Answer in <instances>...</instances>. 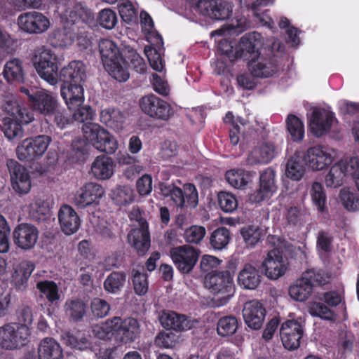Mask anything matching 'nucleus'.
<instances>
[{
	"mask_svg": "<svg viewBox=\"0 0 359 359\" xmlns=\"http://www.w3.org/2000/svg\"><path fill=\"white\" fill-rule=\"evenodd\" d=\"M85 78L86 67L79 60L70 62L58 74V79L63 83L61 96L70 109L82 104L84 101L83 83Z\"/></svg>",
	"mask_w": 359,
	"mask_h": 359,
	"instance_id": "nucleus-1",
	"label": "nucleus"
},
{
	"mask_svg": "<svg viewBox=\"0 0 359 359\" xmlns=\"http://www.w3.org/2000/svg\"><path fill=\"white\" fill-rule=\"evenodd\" d=\"M4 111L9 116L4 119L2 130L5 136L10 140L20 139L23 135L22 125L32 122L34 120V114L15 101L7 102Z\"/></svg>",
	"mask_w": 359,
	"mask_h": 359,
	"instance_id": "nucleus-2",
	"label": "nucleus"
},
{
	"mask_svg": "<svg viewBox=\"0 0 359 359\" xmlns=\"http://www.w3.org/2000/svg\"><path fill=\"white\" fill-rule=\"evenodd\" d=\"M99 50L102 64L109 74L119 82L127 81L129 72L124 66L126 60L116 43L107 39H101Z\"/></svg>",
	"mask_w": 359,
	"mask_h": 359,
	"instance_id": "nucleus-3",
	"label": "nucleus"
},
{
	"mask_svg": "<svg viewBox=\"0 0 359 359\" xmlns=\"http://www.w3.org/2000/svg\"><path fill=\"white\" fill-rule=\"evenodd\" d=\"M81 130L85 140L98 151L112 154L117 150L118 144L115 137L100 124L87 122Z\"/></svg>",
	"mask_w": 359,
	"mask_h": 359,
	"instance_id": "nucleus-4",
	"label": "nucleus"
},
{
	"mask_svg": "<svg viewBox=\"0 0 359 359\" xmlns=\"http://www.w3.org/2000/svg\"><path fill=\"white\" fill-rule=\"evenodd\" d=\"M204 284L215 295L221 296L218 306L227 304L235 292L233 277L229 271H212L205 277Z\"/></svg>",
	"mask_w": 359,
	"mask_h": 359,
	"instance_id": "nucleus-5",
	"label": "nucleus"
},
{
	"mask_svg": "<svg viewBox=\"0 0 359 359\" xmlns=\"http://www.w3.org/2000/svg\"><path fill=\"white\" fill-rule=\"evenodd\" d=\"M95 25L93 13L85 4L76 3L66 17L65 26L72 32L74 37L86 36V29Z\"/></svg>",
	"mask_w": 359,
	"mask_h": 359,
	"instance_id": "nucleus-6",
	"label": "nucleus"
},
{
	"mask_svg": "<svg viewBox=\"0 0 359 359\" xmlns=\"http://www.w3.org/2000/svg\"><path fill=\"white\" fill-rule=\"evenodd\" d=\"M20 92L27 96V102L33 111L41 115L45 118L51 115V112L59 104L57 97L43 89L20 87Z\"/></svg>",
	"mask_w": 359,
	"mask_h": 359,
	"instance_id": "nucleus-7",
	"label": "nucleus"
},
{
	"mask_svg": "<svg viewBox=\"0 0 359 359\" xmlns=\"http://www.w3.org/2000/svg\"><path fill=\"white\" fill-rule=\"evenodd\" d=\"M263 46L261 34L252 32L243 36L234 51L233 55H230L228 50L226 51L231 62L242 60L247 62L248 65L260 56V50Z\"/></svg>",
	"mask_w": 359,
	"mask_h": 359,
	"instance_id": "nucleus-8",
	"label": "nucleus"
},
{
	"mask_svg": "<svg viewBox=\"0 0 359 359\" xmlns=\"http://www.w3.org/2000/svg\"><path fill=\"white\" fill-rule=\"evenodd\" d=\"M30 335L29 328L26 326L7 323L0 327V348L13 351L25 346Z\"/></svg>",
	"mask_w": 359,
	"mask_h": 359,
	"instance_id": "nucleus-9",
	"label": "nucleus"
},
{
	"mask_svg": "<svg viewBox=\"0 0 359 359\" xmlns=\"http://www.w3.org/2000/svg\"><path fill=\"white\" fill-rule=\"evenodd\" d=\"M52 139L48 135L27 138L17 147L16 154L21 161L31 162L40 158L47 150Z\"/></svg>",
	"mask_w": 359,
	"mask_h": 359,
	"instance_id": "nucleus-10",
	"label": "nucleus"
},
{
	"mask_svg": "<svg viewBox=\"0 0 359 359\" xmlns=\"http://www.w3.org/2000/svg\"><path fill=\"white\" fill-rule=\"evenodd\" d=\"M170 257L177 268L182 274H189L196 265L200 256V250L188 245L172 248Z\"/></svg>",
	"mask_w": 359,
	"mask_h": 359,
	"instance_id": "nucleus-11",
	"label": "nucleus"
},
{
	"mask_svg": "<svg viewBox=\"0 0 359 359\" xmlns=\"http://www.w3.org/2000/svg\"><path fill=\"white\" fill-rule=\"evenodd\" d=\"M139 104L144 114L155 119L168 121L173 114L168 102L152 93L143 96Z\"/></svg>",
	"mask_w": 359,
	"mask_h": 359,
	"instance_id": "nucleus-12",
	"label": "nucleus"
},
{
	"mask_svg": "<svg viewBox=\"0 0 359 359\" xmlns=\"http://www.w3.org/2000/svg\"><path fill=\"white\" fill-rule=\"evenodd\" d=\"M34 67L41 79L50 85H55L58 80V66L56 56L50 50H42L35 55Z\"/></svg>",
	"mask_w": 359,
	"mask_h": 359,
	"instance_id": "nucleus-13",
	"label": "nucleus"
},
{
	"mask_svg": "<svg viewBox=\"0 0 359 359\" xmlns=\"http://www.w3.org/2000/svg\"><path fill=\"white\" fill-rule=\"evenodd\" d=\"M104 194L102 186L95 182H88L76 191L73 203L77 208L84 209L98 205Z\"/></svg>",
	"mask_w": 359,
	"mask_h": 359,
	"instance_id": "nucleus-14",
	"label": "nucleus"
},
{
	"mask_svg": "<svg viewBox=\"0 0 359 359\" xmlns=\"http://www.w3.org/2000/svg\"><path fill=\"white\" fill-rule=\"evenodd\" d=\"M12 187L19 194H27L31 189V179L27 169L13 159L7 161Z\"/></svg>",
	"mask_w": 359,
	"mask_h": 359,
	"instance_id": "nucleus-15",
	"label": "nucleus"
},
{
	"mask_svg": "<svg viewBox=\"0 0 359 359\" xmlns=\"http://www.w3.org/2000/svg\"><path fill=\"white\" fill-rule=\"evenodd\" d=\"M304 332L302 325L297 320L285 321L280 329V336L283 346L289 351L297 349L300 346Z\"/></svg>",
	"mask_w": 359,
	"mask_h": 359,
	"instance_id": "nucleus-16",
	"label": "nucleus"
},
{
	"mask_svg": "<svg viewBox=\"0 0 359 359\" xmlns=\"http://www.w3.org/2000/svg\"><path fill=\"white\" fill-rule=\"evenodd\" d=\"M303 158L305 164L313 170L325 169L333 160L331 149L320 145L309 148Z\"/></svg>",
	"mask_w": 359,
	"mask_h": 359,
	"instance_id": "nucleus-17",
	"label": "nucleus"
},
{
	"mask_svg": "<svg viewBox=\"0 0 359 359\" xmlns=\"http://www.w3.org/2000/svg\"><path fill=\"white\" fill-rule=\"evenodd\" d=\"M334 120L337 119L332 111L316 108L309 119V127L314 136L320 137L330 130Z\"/></svg>",
	"mask_w": 359,
	"mask_h": 359,
	"instance_id": "nucleus-18",
	"label": "nucleus"
},
{
	"mask_svg": "<svg viewBox=\"0 0 359 359\" xmlns=\"http://www.w3.org/2000/svg\"><path fill=\"white\" fill-rule=\"evenodd\" d=\"M19 27L29 34H39L48 29L49 20L42 13L36 11L22 13L18 18Z\"/></svg>",
	"mask_w": 359,
	"mask_h": 359,
	"instance_id": "nucleus-19",
	"label": "nucleus"
},
{
	"mask_svg": "<svg viewBox=\"0 0 359 359\" xmlns=\"http://www.w3.org/2000/svg\"><path fill=\"white\" fill-rule=\"evenodd\" d=\"M265 275L270 279L276 280L284 275L287 266L283 252L274 248L267 253L266 259L262 264Z\"/></svg>",
	"mask_w": 359,
	"mask_h": 359,
	"instance_id": "nucleus-20",
	"label": "nucleus"
},
{
	"mask_svg": "<svg viewBox=\"0 0 359 359\" xmlns=\"http://www.w3.org/2000/svg\"><path fill=\"white\" fill-rule=\"evenodd\" d=\"M245 323L252 330H259L266 317V309L258 300H250L245 303L242 311Z\"/></svg>",
	"mask_w": 359,
	"mask_h": 359,
	"instance_id": "nucleus-21",
	"label": "nucleus"
},
{
	"mask_svg": "<svg viewBox=\"0 0 359 359\" xmlns=\"http://www.w3.org/2000/svg\"><path fill=\"white\" fill-rule=\"evenodd\" d=\"M128 240L139 256L144 255L150 248L149 224L146 219L140 222V227L135 228L128 234Z\"/></svg>",
	"mask_w": 359,
	"mask_h": 359,
	"instance_id": "nucleus-22",
	"label": "nucleus"
},
{
	"mask_svg": "<svg viewBox=\"0 0 359 359\" xmlns=\"http://www.w3.org/2000/svg\"><path fill=\"white\" fill-rule=\"evenodd\" d=\"M277 154V147L272 142L258 143L250 151L246 158L248 165H266L269 163Z\"/></svg>",
	"mask_w": 359,
	"mask_h": 359,
	"instance_id": "nucleus-23",
	"label": "nucleus"
},
{
	"mask_svg": "<svg viewBox=\"0 0 359 359\" xmlns=\"http://www.w3.org/2000/svg\"><path fill=\"white\" fill-rule=\"evenodd\" d=\"M159 321L165 329L177 332L188 330L194 326V321L186 315L172 311H163L159 316Z\"/></svg>",
	"mask_w": 359,
	"mask_h": 359,
	"instance_id": "nucleus-24",
	"label": "nucleus"
},
{
	"mask_svg": "<svg viewBox=\"0 0 359 359\" xmlns=\"http://www.w3.org/2000/svg\"><path fill=\"white\" fill-rule=\"evenodd\" d=\"M38 235V229L28 224H19L13 233L15 244L24 250H29L34 246Z\"/></svg>",
	"mask_w": 359,
	"mask_h": 359,
	"instance_id": "nucleus-25",
	"label": "nucleus"
},
{
	"mask_svg": "<svg viewBox=\"0 0 359 359\" xmlns=\"http://www.w3.org/2000/svg\"><path fill=\"white\" fill-rule=\"evenodd\" d=\"M170 198L175 205L180 208H195L198 202V191L192 184H187L184 191L175 187Z\"/></svg>",
	"mask_w": 359,
	"mask_h": 359,
	"instance_id": "nucleus-26",
	"label": "nucleus"
},
{
	"mask_svg": "<svg viewBox=\"0 0 359 359\" xmlns=\"http://www.w3.org/2000/svg\"><path fill=\"white\" fill-rule=\"evenodd\" d=\"M248 68L254 77L268 78L278 72L277 59L274 57H259L250 62Z\"/></svg>",
	"mask_w": 359,
	"mask_h": 359,
	"instance_id": "nucleus-27",
	"label": "nucleus"
},
{
	"mask_svg": "<svg viewBox=\"0 0 359 359\" xmlns=\"http://www.w3.org/2000/svg\"><path fill=\"white\" fill-rule=\"evenodd\" d=\"M58 219L62 231L67 235L75 233L80 226V218L69 205H63L58 212Z\"/></svg>",
	"mask_w": 359,
	"mask_h": 359,
	"instance_id": "nucleus-28",
	"label": "nucleus"
},
{
	"mask_svg": "<svg viewBox=\"0 0 359 359\" xmlns=\"http://www.w3.org/2000/svg\"><path fill=\"white\" fill-rule=\"evenodd\" d=\"M114 166V162L111 157L101 154L92 163L91 174L97 180H106L113 175Z\"/></svg>",
	"mask_w": 359,
	"mask_h": 359,
	"instance_id": "nucleus-29",
	"label": "nucleus"
},
{
	"mask_svg": "<svg viewBox=\"0 0 359 359\" xmlns=\"http://www.w3.org/2000/svg\"><path fill=\"white\" fill-rule=\"evenodd\" d=\"M261 282L259 271L252 265L247 264L238 275V284L243 289L255 290Z\"/></svg>",
	"mask_w": 359,
	"mask_h": 359,
	"instance_id": "nucleus-30",
	"label": "nucleus"
},
{
	"mask_svg": "<svg viewBox=\"0 0 359 359\" xmlns=\"http://www.w3.org/2000/svg\"><path fill=\"white\" fill-rule=\"evenodd\" d=\"M39 359H63V351L60 344L52 337L43 339L38 347Z\"/></svg>",
	"mask_w": 359,
	"mask_h": 359,
	"instance_id": "nucleus-31",
	"label": "nucleus"
},
{
	"mask_svg": "<svg viewBox=\"0 0 359 359\" xmlns=\"http://www.w3.org/2000/svg\"><path fill=\"white\" fill-rule=\"evenodd\" d=\"M66 316L74 323L81 321L87 313L88 304L79 298L67 299L64 306Z\"/></svg>",
	"mask_w": 359,
	"mask_h": 359,
	"instance_id": "nucleus-32",
	"label": "nucleus"
},
{
	"mask_svg": "<svg viewBox=\"0 0 359 359\" xmlns=\"http://www.w3.org/2000/svg\"><path fill=\"white\" fill-rule=\"evenodd\" d=\"M35 266L31 262L20 263L12 274V283L18 290H23L27 287L28 280L34 270Z\"/></svg>",
	"mask_w": 359,
	"mask_h": 359,
	"instance_id": "nucleus-33",
	"label": "nucleus"
},
{
	"mask_svg": "<svg viewBox=\"0 0 359 359\" xmlns=\"http://www.w3.org/2000/svg\"><path fill=\"white\" fill-rule=\"evenodd\" d=\"M126 278L127 274L125 271H114L104 280L103 287L109 293L116 294L123 288Z\"/></svg>",
	"mask_w": 359,
	"mask_h": 359,
	"instance_id": "nucleus-34",
	"label": "nucleus"
},
{
	"mask_svg": "<svg viewBox=\"0 0 359 359\" xmlns=\"http://www.w3.org/2000/svg\"><path fill=\"white\" fill-rule=\"evenodd\" d=\"M140 333V325L135 318H128L123 320L119 336L123 343L134 341Z\"/></svg>",
	"mask_w": 359,
	"mask_h": 359,
	"instance_id": "nucleus-35",
	"label": "nucleus"
},
{
	"mask_svg": "<svg viewBox=\"0 0 359 359\" xmlns=\"http://www.w3.org/2000/svg\"><path fill=\"white\" fill-rule=\"evenodd\" d=\"M123 320L120 317H113L102 323L97 332V336L102 339H109L112 336L118 335L121 332Z\"/></svg>",
	"mask_w": 359,
	"mask_h": 359,
	"instance_id": "nucleus-36",
	"label": "nucleus"
},
{
	"mask_svg": "<svg viewBox=\"0 0 359 359\" xmlns=\"http://www.w3.org/2000/svg\"><path fill=\"white\" fill-rule=\"evenodd\" d=\"M4 78L8 82H22L24 79L22 62L17 58L8 61L4 69Z\"/></svg>",
	"mask_w": 359,
	"mask_h": 359,
	"instance_id": "nucleus-37",
	"label": "nucleus"
},
{
	"mask_svg": "<svg viewBox=\"0 0 359 359\" xmlns=\"http://www.w3.org/2000/svg\"><path fill=\"white\" fill-rule=\"evenodd\" d=\"M313 292V288L303 277L298 279L296 283L289 288L290 296L296 301H306Z\"/></svg>",
	"mask_w": 359,
	"mask_h": 359,
	"instance_id": "nucleus-38",
	"label": "nucleus"
},
{
	"mask_svg": "<svg viewBox=\"0 0 359 359\" xmlns=\"http://www.w3.org/2000/svg\"><path fill=\"white\" fill-rule=\"evenodd\" d=\"M305 163L304 158L294 156L290 158L286 165L285 175L294 181L300 180L305 172Z\"/></svg>",
	"mask_w": 359,
	"mask_h": 359,
	"instance_id": "nucleus-39",
	"label": "nucleus"
},
{
	"mask_svg": "<svg viewBox=\"0 0 359 359\" xmlns=\"http://www.w3.org/2000/svg\"><path fill=\"white\" fill-rule=\"evenodd\" d=\"M50 114L51 115L50 116H47L46 119L53 121L56 127L61 130L66 128L67 126L72 123V113L62 107L60 103Z\"/></svg>",
	"mask_w": 359,
	"mask_h": 359,
	"instance_id": "nucleus-40",
	"label": "nucleus"
},
{
	"mask_svg": "<svg viewBox=\"0 0 359 359\" xmlns=\"http://www.w3.org/2000/svg\"><path fill=\"white\" fill-rule=\"evenodd\" d=\"M302 276L313 289L314 287H323L329 283L331 278L328 273L316 269H308Z\"/></svg>",
	"mask_w": 359,
	"mask_h": 359,
	"instance_id": "nucleus-41",
	"label": "nucleus"
},
{
	"mask_svg": "<svg viewBox=\"0 0 359 359\" xmlns=\"http://www.w3.org/2000/svg\"><path fill=\"white\" fill-rule=\"evenodd\" d=\"M231 233L226 227L216 229L210 236V246L217 250L224 249L231 240Z\"/></svg>",
	"mask_w": 359,
	"mask_h": 359,
	"instance_id": "nucleus-42",
	"label": "nucleus"
},
{
	"mask_svg": "<svg viewBox=\"0 0 359 359\" xmlns=\"http://www.w3.org/2000/svg\"><path fill=\"white\" fill-rule=\"evenodd\" d=\"M238 327V320L234 316H226L219 319L217 332L221 337L231 336Z\"/></svg>",
	"mask_w": 359,
	"mask_h": 359,
	"instance_id": "nucleus-43",
	"label": "nucleus"
},
{
	"mask_svg": "<svg viewBox=\"0 0 359 359\" xmlns=\"http://www.w3.org/2000/svg\"><path fill=\"white\" fill-rule=\"evenodd\" d=\"M342 168L339 161L330 168L325 179L327 187L338 188L343 184L346 175Z\"/></svg>",
	"mask_w": 359,
	"mask_h": 359,
	"instance_id": "nucleus-44",
	"label": "nucleus"
},
{
	"mask_svg": "<svg viewBox=\"0 0 359 359\" xmlns=\"http://www.w3.org/2000/svg\"><path fill=\"white\" fill-rule=\"evenodd\" d=\"M287 130L294 142L301 141L304 136L303 122L297 116L290 114L286 119Z\"/></svg>",
	"mask_w": 359,
	"mask_h": 359,
	"instance_id": "nucleus-45",
	"label": "nucleus"
},
{
	"mask_svg": "<svg viewBox=\"0 0 359 359\" xmlns=\"http://www.w3.org/2000/svg\"><path fill=\"white\" fill-rule=\"evenodd\" d=\"M36 288L46 297L50 303H54L60 297L57 285L53 280H46L39 281L36 283Z\"/></svg>",
	"mask_w": 359,
	"mask_h": 359,
	"instance_id": "nucleus-46",
	"label": "nucleus"
},
{
	"mask_svg": "<svg viewBox=\"0 0 359 359\" xmlns=\"http://www.w3.org/2000/svg\"><path fill=\"white\" fill-rule=\"evenodd\" d=\"M131 278L135 293L139 296L145 295L149 289L147 273L133 269Z\"/></svg>",
	"mask_w": 359,
	"mask_h": 359,
	"instance_id": "nucleus-47",
	"label": "nucleus"
},
{
	"mask_svg": "<svg viewBox=\"0 0 359 359\" xmlns=\"http://www.w3.org/2000/svg\"><path fill=\"white\" fill-rule=\"evenodd\" d=\"M111 198L117 205H126L133 201V191L128 186H118L112 191Z\"/></svg>",
	"mask_w": 359,
	"mask_h": 359,
	"instance_id": "nucleus-48",
	"label": "nucleus"
},
{
	"mask_svg": "<svg viewBox=\"0 0 359 359\" xmlns=\"http://www.w3.org/2000/svg\"><path fill=\"white\" fill-rule=\"evenodd\" d=\"M124 60H126L124 66L127 70V65H128V66L133 68L137 73L143 74L146 72V62L135 50H128Z\"/></svg>",
	"mask_w": 359,
	"mask_h": 359,
	"instance_id": "nucleus-49",
	"label": "nucleus"
},
{
	"mask_svg": "<svg viewBox=\"0 0 359 359\" xmlns=\"http://www.w3.org/2000/svg\"><path fill=\"white\" fill-rule=\"evenodd\" d=\"M339 197L344 207L348 211L359 210V194L349 189H342Z\"/></svg>",
	"mask_w": 359,
	"mask_h": 359,
	"instance_id": "nucleus-50",
	"label": "nucleus"
},
{
	"mask_svg": "<svg viewBox=\"0 0 359 359\" xmlns=\"http://www.w3.org/2000/svg\"><path fill=\"white\" fill-rule=\"evenodd\" d=\"M312 201L319 212H323L326 210L327 197L324 187L320 182H315L311 190Z\"/></svg>",
	"mask_w": 359,
	"mask_h": 359,
	"instance_id": "nucleus-51",
	"label": "nucleus"
},
{
	"mask_svg": "<svg viewBox=\"0 0 359 359\" xmlns=\"http://www.w3.org/2000/svg\"><path fill=\"white\" fill-rule=\"evenodd\" d=\"M241 234L248 247L255 246L263 236L262 230L258 226H248L241 230Z\"/></svg>",
	"mask_w": 359,
	"mask_h": 359,
	"instance_id": "nucleus-52",
	"label": "nucleus"
},
{
	"mask_svg": "<svg viewBox=\"0 0 359 359\" xmlns=\"http://www.w3.org/2000/svg\"><path fill=\"white\" fill-rule=\"evenodd\" d=\"M217 200L220 209L224 212H233L238 207L237 199L231 193L220 191L218 193Z\"/></svg>",
	"mask_w": 359,
	"mask_h": 359,
	"instance_id": "nucleus-53",
	"label": "nucleus"
},
{
	"mask_svg": "<svg viewBox=\"0 0 359 359\" xmlns=\"http://www.w3.org/2000/svg\"><path fill=\"white\" fill-rule=\"evenodd\" d=\"M61 338L63 344L74 348L84 350L88 346V340L86 337H80L70 332H64Z\"/></svg>",
	"mask_w": 359,
	"mask_h": 359,
	"instance_id": "nucleus-54",
	"label": "nucleus"
},
{
	"mask_svg": "<svg viewBox=\"0 0 359 359\" xmlns=\"http://www.w3.org/2000/svg\"><path fill=\"white\" fill-rule=\"evenodd\" d=\"M259 185L263 187V189H266L271 194L276 191V171L274 169L269 167L260 174Z\"/></svg>",
	"mask_w": 359,
	"mask_h": 359,
	"instance_id": "nucleus-55",
	"label": "nucleus"
},
{
	"mask_svg": "<svg viewBox=\"0 0 359 359\" xmlns=\"http://www.w3.org/2000/svg\"><path fill=\"white\" fill-rule=\"evenodd\" d=\"M206 230L203 226L192 225L185 229L183 238L187 243H199L205 236Z\"/></svg>",
	"mask_w": 359,
	"mask_h": 359,
	"instance_id": "nucleus-56",
	"label": "nucleus"
},
{
	"mask_svg": "<svg viewBox=\"0 0 359 359\" xmlns=\"http://www.w3.org/2000/svg\"><path fill=\"white\" fill-rule=\"evenodd\" d=\"M97 22L106 29H113L118 22L116 13L110 8H104L100 11Z\"/></svg>",
	"mask_w": 359,
	"mask_h": 359,
	"instance_id": "nucleus-57",
	"label": "nucleus"
},
{
	"mask_svg": "<svg viewBox=\"0 0 359 359\" xmlns=\"http://www.w3.org/2000/svg\"><path fill=\"white\" fill-rule=\"evenodd\" d=\"M118 8L121 18L127 24H130L136 19V10L129 0H121Z\"/></svg>",
	"mask_w": 359,
	"mask_h": 359,
	"instance_id": "nucleus-58",
	"label": "nucleus"
},
{
	"mask_svg": "<svg viewBox=\"0 0 359 359\" xmlns=\"http://www.w3.org/2000/svg\"><path fill=\"white\" fill-rule=\"evenodd\" d=\"M177 337L172 332L161 331L156 336L154 344L157 347L169 348L175 346Z\"/></svg>",
	"mask_w": 359,
	"mask_h": 359,
	"instance_id": "nucleus-59",
	"label": "nucleus"
},
{
	"mask_svg": "<svg viewBox=\"0 0 359 359\" xmlns=\"http://www.w3.org/2000/svg\"><path fill=\"white\" fill-rule=\"evenodd\" d=\"M90 309L95 317L102 318L109 314L111 306L106 300L96 297L90 302Z\"/></svg>",
	"mask_w": 359,
	"mask_h": 359,
	"instance_id": "nucleus-60",
	"label": "nucleus"
},
{
	"mask_svg": "<svg viewBox=\"0 0 359 359\" xmlns=\"http://www.w3.org/2000/svg\"><path fill=\"white\" fill-rule=\"evenodd\" d=\"M310 313L313 316L319 317L324 320H334V312L322 302H314L310 306Z\"/></svg>",
	"mask_w": 359,
	"mask_h": 359,
	"instance_id": "nucleus-61",
	"label": "nucleus"
},
{
	"mask_svg": "<svg viewBox=\"0 0 359 359\" xmlns=\"http://www.w3.org/2000/svg\"><path fill=\"white\" fill-rule=\"evenodd\" d=\"M232 14V6L228 2L216 3L213 7L212 15L210 18L216 20H225L229 19Z\"/></svg>",
	"mask_w": 359,
	"mask_h": 359,
	"instance_id": "nucleus-62",
	"label": "nucleus"
},
{
	"mask_svg": "<svg viewBox=\"0 0 359 359\" xmlns=\"http://www.w3.org/2000/svg\"><path fill=\"white\" fill-rule=\"evenodd\" d=\"M226 182L234 188H242L248 184L243 170H230L225 174Z\"/></svg>",
	"mask_w": 359,
	"mask_h": 359,
	"instance_id": "nucleus-63",
	"label": "nucleus"
},
{
	"mask_svg": "<svg viewBox=\"0 0 359 359\" xmlns=\"http://www.w3.org/2000/svg\"><path fill=\"white\" fill-rule=\"evenodd\" d=\"M340 165H343V170L346 177L351 179L359 175V157L353 156L349 159H341L339 161Z\"/></svg>",
	"mask_w": 359,
	"mask_h": 359,
	"instance_id": "nucleus-64",
	"label": "nucleus"
}]
</instances>
